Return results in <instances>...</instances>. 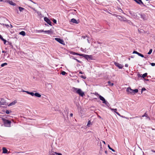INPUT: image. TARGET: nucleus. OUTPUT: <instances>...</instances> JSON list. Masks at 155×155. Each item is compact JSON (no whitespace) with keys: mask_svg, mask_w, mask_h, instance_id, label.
Listing matches in <instances>:
<instances>
[{"mask_svg":"<svg viewBox=\"0 0 155 155\" xmlns=\"http://www.w3.org/2000/svg\"><path fill=\"white\" fill-rule=\"evenodd\" d=\"M2 120L3 121L4 125L5 127H11V121L9 120H7V117L5 118L1 117Z\"/></svg>","mask_w":155,"mask_h":155,"instance_id":"1","label":"nucleus"},{"mask_svg":"<svg viewBox=\"0 0 155 155\" xmlns=\"http://www.w3.org/2000/svg\"><path fill=\"white\" fill-rule=\"evenodd\" d=\"M73 91L74 92L79 94L80 96L83 97L84 96L85 94L84 92L82 91L81 89H78L75 87H73Z\"/></svg>","mask_w":155,"mask_h":155,"instance_id":"2","label":"nucleus"},{"mask_svg":"<svg viewBox=\"0 0 155 155\" xmlns=\"http://www.w3.org/2000/svg\"><path fill=\"white\" fill-rule=\"evenodd\" d=\"M83 56L82 57L88 60H92V57L91 55H88L87 54H83Z\"/></svg>","mask_w":155,"mask_h":155,"instance_id":"3","label":"nucleus"},{"mask_svg":"<svg viewBox=\"0 0 155 155\" xmlns=\"http://www.w3.org/2000/svg\"><path fill=\"white\" fill-rule=\"evenodd\" d=\"M29 94L30 95H31V96H35L36 97H41V95L40 94H39L38 93H34L33 92H29Z\"/></svg>","mask_w":155,"mask_h":155,"instance_id":"4","label":"nucleus"},{"mask_svg":"<svg viewBox=\"0 0 155 155\" xmlns=\"http://www.w3.org/2000/svg\"><path fill=\"white\" fill-rule=\"evenodd\" d=\"M100 99L103 101V103L105 104L108 107H109V103L104 99V97H99Z\"/></svg>","mask_w":155,"mask_h":155,"instance_id":"5","label":"nucleus"},{"mask_svg":"<svg viewBox=\"0 0 155 155\" xmlns=\"http://www.w3.org/2000/svg\"><path fill=\"white\" fill-rule=\"evenodd\" d=\"M54 39L63 45H65L64 42L62 39L58 38H55Z\"/></svg>","mask_w":155,"mask_h":155,"instance_id":"6","label":"nucleus"},{"mask_svg":"<svg viewBox=\"0 0 155 155\" xmlns=\"http://www.w3.org/2000/svg\"><path fill=\"white\" fill-rule=\"evenodd\" d=\"M44 20L48 24H49V25L51 26H52V22L47 17H45L44 18Z\"/></svg>","mask_w":155,"mask_h":155,"instance_id":"7","label":"nucleus"},{"mask_svg":"<svg viewBox=\"0 0 155 155\" xmlns=\"http://www.w3.org/2000/svg\"><path fill=\"white\" fill-rule=\"evenodd\" d=\"M8 104L5 101L3 98H2L0 101V105H7Z\"/></svg>","mask_w":155,"mask_h":155,"instance_id":"8","label":"nucleus"},{"mask_svg":"<svg viewBox=\"0 0 155 155\" xmlns=\"http://www.w3.org/2000/svg\"><path fill=\"white\" fill-rule=\"evenodd\" d=\"M147 18L148 17L145 14L141 13L140 19H142L143 21H145L147 20Z\"/></svg>","mask_w":155,"mask_h":155,"instance_id":"9","label":"nucleus"},{"mask_svg":"<svg viewBox=\"0 0 155 155\" xmlns=\"http://www.w3.org/2000/svg\"><path fill=\"white\" fill-rule=\"evenodd\" d=\"M126 91L127 92L128 94H132V89L130 87H128L126 89Z\"/></svg>","mask_w":155,"mask_h":155,"instance_id":"10","label":"nucleus"},{"mask_svg":"<svg viewBox=\"0 0 155 155\" xmlns=\"http://www.w3.org/2000/svg\"><path fill=\"white\" fill-rule=\"evenodd\" d=\"M118 18L119 20L121 21H126L127 20V19L125 17H122L120 15L118 16Z\"/></svg>","mask_w":155,"mask_h":155,"instance_id":"11","label":"nucleus"},{"mask_svg":"<svg viewBox=\"0 0 155 155\" xmlns=\"http://www.w3.org/2000/svg\"><path fill=\"white\" fill-rule=\"evenodd\" d=\"M133 54H137L138 56H140L142 58L144 57L145 58H146V57H144V55L143 54L137 52L136 51H134L133 52Z\"/></svg>","mask_w":155,"mask_h":155,"instance_id":"12","label":"nucleus"},{"mask_svg":"<svg viewBox=\"0 0 155 155\" xmlns=\"http://www.w3.org/2000/svg\"><path fill=\"white\" fill-rule=\"evenodd\" d=\"M136 2L139 5H142L144 6L147 7V6L143 4L141 0H136Z\"/></svg>","mask_w":155,"mask_h":155,"instance_id":"13","label":"nucleus"},{"mask_svg":"<svg viewBox=\"0 0 155 155\" xmlns=\"http://www.w3.org/2000/svg\"><path fill=\"white\" fill-rule=\"evenodd\" d=\"M141 13H140L138 12L135 13V14L134 15L138 19H140L141 18Z\"/></svg>","mask_w":155,"mask_h":155,"instance_id":"14","label":"nucleus"},{"mask_svg":"<svg viewBox=\"0 0 155 155\" xmlns=\"http://www.w3.org/2000/svg\"><path fill=\"white\" fill-rule=\"evenodd\" d=\"M141 75L140 74H138L137 76L138 78L142 77L143 78H144L147 77V73H145L144 74H143L142 76H141Z\"/></svg>","mask_w":155,"mask_h":155,"instance_id":"15","label":"nucleus"},{"mask_svg":"<svg viewBox=\"0 0 155 155\" xmlns=\"http://www.w3.org/2000/svg\"><path fill=\"white\" fill-rule=\"evenodd\" d=\"M114 64L119 69H122L123 68V66L121 64H119L117 62H114Z\"/></svg>","mask_w":155,"mask_h":155,"instance_id":"16","label":"nucleus"},{"mask_svg":"<svg viewBox=\"0 0 155 155\" xmlns=\"http://www.w3.org/2000/svg\"><path fill=\"white\" fill-rule=\"evenodd\" d=\"M71 54L74 55H77L80 56H83V54H80L78 53H76L72 51L71 52Z\"/></svg>","mask_w":155,"mask_h":155,"instance_id":"17","label":"nucleus"},{"mask_svg":"<svg viewBox=\"0 0 155 155\" xmlns=\"http://www.w3.org/2000/svg\"><path fill=\"white\" fill-rule=\"evenodd\" d=\"M17 101L16 100H15L14 101L11 103L9 104H8V106H11L13 105H14L16 103H17Z\"/></svg>","mask_w":155,"mask_h":155,"instance_id":"18","label":"nucleus"},{"mask_svg":"<svg viewBox=\"0 0 155 155\" xmlns=\"http://www.w3.org/2000/svg\"><path fill=\"white\" fill-rule=\"evenodd\" d=\"M7 2L10 5H12L15 6L16 5V4L13 2L12 1L8 0Z\"/></svg>","mask_w":155,"mask_h":155,"instance_id":"19","label":"nucleus"},{"mask_svg":"<svg viewBox=\"0 0 155 155\" xmlns=\"http://www.w3.org/2000/svg\"><path fill=\"white\" fill-rule=\"evenodd\" d=\"M71 21L73 23L75 24H78V22L77 20L73 18L71 19Z\"/></svg>","mask_w":155,"mask_h":155,"instance_id":"20","label":"nucleus"},{"mask_svg":"<svg viewBox=\"0 0 155 155\" xmlns=\"http://www.w3.org/2000/svg\"><path fill=\"white\" fill-rule=\"evenodd\" d=\"M138 92V89H135L134 90L132 89V95H134L136 93H137Z\"/></svg>","mask_w":155,"mask_h":155,"instance_id":"21","label":"nucleus"},{"mask_svg":"<svg viewBox=\"0 0 155 155\" xmlns=\"http://www.w3.org/2000/svg\"><path fill=\"white\" fill-rule=\"evenodd\" d=\"M2 153H7L8 152V150L6 149L4 147H3V148H2Z\"/></svg>","mask_w":155,"mask_h":155,"instance_id":"22","label":"nucleus"},{"mask_svg":"<svg viewBox=\"0 0 155 155\" xmlns=\"http://www.w3.org/2000/svg\"><path fill=\"white\" fill-rule=\"evenodd\" d=\"M41 32H43L45 33H47L48 34H51V33H52V32L51 31V30H48V31H44V30H42Z\"/></svg>","mask_w":155,"mask_h":155,"instance_id":"23","label":"nucleus"},{"mask_svg":"<svg viewBox=\"0 0 155 155\" xmlns=\"http://www.w3.org/2000/svg\"><path fill=\"white\" fill-rule=\"evenodd\" d=\"M19 34L22 35L23 36H25L26 35L25 32L23 31H21L19 32Z\"/></svg>","mask_w":155,"mask_h":155,"instance_id":"24","label":"nucleus"},{"mask_svg":"<svg viewBox=\"0 0 155 155\" xmlns=\"http://www.w3.org/2000/svg\"><path fill=\"white\" fill-rule=\"evenodd\" d=\"M18 9H19V11L21 12H22L23 10L25 9L24 8L21 7H19Z\"/></svg>","mask_w":155,"mask_h":155,"instance_id":"25","label":"nucleus"},{"mask_svg":"<svg viewBox=\"0 0 155 155\" xmlns=\"http://www.w3.org/2000/svg\"><path fill=\"white\" fill-rule=\"evenodd\" d=\"M108 84L109 86H113L114 85L113 83H111L110 81H109L108 82Z\"/></svg>","mask_w":155,"mask_h":155,"instance_id":"26","label":"nucleus"},{"mask_svg":"<svg viewBox=\"0 0 155 155\" xmlns=\"http://www.w3.org/2000/svg\"><path fill=\"white\" fill-rule=\"evenodd\" d=\"M12 112V111L10 110H6L5 112L7 114H8Z\"/></svg>","mask_w":155,"mask_h":155,"instance_id":"27","label":"nucleus"},{"mask_svg":"<svg viewBox=\"0 0 155 155\" xmlns=\"http://www.w3.org/2000/svg\"><path fill=\"white\" fill-rule=\"evenodd\" d=\"M110 108L111 110L114 111L115 113L117 112V109L116 108L113 109L111 107H110Z\"/></svg>","mask_w":155,"mask_h":155,"instance_id":"28","label":"nucleus"},{"mask_svg":"<svg viewBox=\"0 0 155 155\" xmlns=\"http://www.w3.org/2000/svg\"><path fill=\"white\" fill-rule=\"evenodd\" d=\"M108 147L110 150H111L112 151H113V152L115 151V150L114 149H112V148H111V147H110L109 145H108Z\"/></svg>","mask_w":155,"mask_h":155,"instance_id":"29","label":"nucleus"},{"mask_svg":"<svg viewBox=\"0 0 155 155\" xmlns=\"http://www.w3.org/2000/svg\"><path fill=\"white\" fill-rule=\"evenodd\" d=\"M4 42V44H5V45H7L8 44H6V42H7V41L5 40V39H4V38H3L2 40Z\"/></svg>","mask_w":155,"mask_h":155,"instance_id":"30","label":"nucleus"},{"mask_svg":"<svg viewBox=\"0 0 155 155\" xmlns=\"http://www.w3.org/2000/svg\"><path fill=\"white\" fill-rule=\"evenodd\" d=\"M147 117V118H149V119H150V118L148 117L147 114L146 113H145L144 114V115L142 116V117Z\"/></svg>","mask_w":155,"mask_h":155,"instance_id":"31","label":"nucleus"},{"mask_svg":"<svg viewBox=\"0 0 155 155\" xmlns=\"http://www.w3.org/2000/svg\"><path fill=\"white\" fill-rule=\"evenodd\" d=\"M7 65V63H5L2 64L1 65V67H3L4 66L6 65Z\"/></svg>","mask_w":155,"mask_h":155,"instance_id":"32","label":"nucleus"},{"mask_svg":"<svg viewBox=\"0 0 155 155\" xmlns=\"http://www.w3.org/2000/svg\"><path fill=\"white\" fill-rule=\"evenodd\" d=\"M7 42L10 45V46L11 47V48H13V46L12 45V43L11 42L9 41H7Z\"/></svg>","mask_w":155,"mask_h":155,"instance_id":"33","label":"nucleus"},{"mask_svg":"<svg viewBox=\"0 0 155 155\" xmlns=\"http://www.w3.org/2000/svg\"><path fill=\"white\" fill-rule=\"evenodd\" d=\"M61 74H62V75H65V74H67V73L64 71H62Z\"/></svg>","mask_w":155,"mask_h":155,"instance_id":"34","label":"nucleus"},{"mask_svg":"<svg viewBox=\"0 0 155 155\" xmlns=\"http://www.w3.org/2000/svg\"><path fill=\"white\" fill-rule=\"evenodd\" d=\"M73 59L76 60L78 62L80 63H82V62L81 61H80L79 60H78V59L75 58H73Z\"/></svg>","mask_w":155,"mask_h":155,"instance_id":"35","label":"nucleus"},{"mask_svg":"<svg viewBox=\"0 0 155 155\" xmlns=\"http://www.w3.org/2000/svg\"><path fill=\"white\" fill-rule=\"evenodd\" d=\"M95 95L96 96H98V97H103L101 95H100L99 94H98V93H97L96 92L95 94Z\"/></svg>","mask_w":155,"mask_h":155,"instance_id":"36","label":"nucleus"},{"mask_svg":"<svg viewBox=\"0 0 155 155\" xmlns=\"http://www.w3.org/2000/svg\"><path fill=\"white\" fill-rule=\"evenodd\" d=\"M152 51V49H150L149 50V51L147 53L148 54H150L151 53Z\"/></svg>","mask_w":155,"mask_h":155,"instance_id":"37","label":"nucleus"},{"mask_svg":"<svg viewBox=\"0 0 155 155\" xmlns=\"http://www.w3.org/2000/svg\"><path fill=\"white\" fill-rule=\"evenodd\" d=\"M146 88L144 87H143L142 88L141 90V93H142L144 91H146Z\"/></svg>","mask_w":155,"mask_h":155,"instance_id":"38","label":"nucleus"},{"mask_svg":"<svg viewBox=\"0 0 155 155\" xmlns=\"http://www.w3.org/2000/svg\"><path fill=\"white\" fill-rule=\"evenodd\" d=\"M150 64H151V65L152 66H155V63H150Z\"/></svg>","mask_w":155,"mask_h":155,"instance_id":"39","label":"nucleus"},{"mask_svg":"<svg viewBox=\"0 0 155 155\" xmlns=\"http://www.w3.org/2000/svg\"><path fill=\"white\" fill-rule=\"evenodd\" d=\"M81 78L84 79H85L86 78V77L85 76H84L83 75H81L80 76Z\"/></svg>","mask_w":155,"mask_h":155,"instance_id":"40","label":"nucleus"},{"mask_svg":"<svg viewBox=\"0 0 155 155\" xmlns=\"http://www.w3.org/2000/svg\"><path fill=\"white\" fill-rule=\"evenodd\" d=\"M3 25H5V26H6L7 27V28H8L9 27V25H8V24H3Z\"/></svg>","mask_w":155,"mask_h":155,"instance_id":"41","label":"nucleus"},{"mask_svg":"<svg viewBox=\"0 0 155 155\" xmlns=\"http://www.w3.org/2000/svg\"><path fill=\"white\" fill-rule=\"evenodd\" d=\"M28 7L30 8H31V9H33L34 11H36V10L34 8H33L31 6H28Z\"/></svg>","mask_w":155,"mask_h":155,"instance_id":"42","label":"nucleus"},{"mask_svg":"<svg viewBox=\"0 0 155 155\" xmlns=\"http://www.w3.org/2000/svg\"><path fill=\"white\" fill-rule=\"evenodd\" d=\"M53 22L55 23V24H56V22H57V21L55 19H53V20H52Z\"/></svg>","mask_w":155,"mask_h":155,"instance_id":"43","label":"nucleus"},{"mask_svg":"<svg viewBox=\"0 0 155 155\" xmlns=\"http://www.w3.org/2000/svg\"><path fill=\"white\" fill-rule=\"evenodd\" d=\"M91 124V121L90 120H89L88 121V122H87V126H88V125L90 124Z\"/></svg>","mask_w":155,"mask_h":155,"instance_id":"44","label":"nucleus"},{"mask_svg":"<svg viewBox=\"0 0 155 155\" xmlns=\"http://www.w3.org/2000/svg\"><path fill=\"white\" fill-rule=\"evenodd\" d=\"M55 153L56 155H62V154L61 153H58L55 152Z\"/></svg>","mask_w":155,"mask_h":155,"instance_id":"45","label":"nucleus"},{"mask_svg":"<svg viewBox=\"0 0 155 155\" xmlns=\"http://www.w3.org/2000/svg\"><path fill=\"white\" fill-rule=\"evenodd\" d=\"M88 37L87 36V35L86 36H82V38H83L84 39H85L86 37Z\"/></svg>","mask_w":155,"mask_h":155,"instance_id":"46","label":"nucleus"},{"mask_svg":"<svg viewBox=\"0 0 155 155\" xmlns=\"http://www.w3.org/2000/svg\"><path fill=\"white\" fill-rule=\"evenodd\" d=\"M76 105L78 107V109H81V107H79V106H78V104H77V102L76 103Z\"/></svg>","mask_w":155,"mask_h":155,"instance_id":"47","label":"nucleus"},{"mask_svg":"<svg viewBox=\"0 0 155 155\" xmlns=\"http://www.w3.org/2000/svg\"><path fill=\"white\" fill-rule=\"evenodd\" d=\"M3 38L2 36L0 34V39L2 40Z\"/></svg>","mask_w":155,"mask_h":155,"instance_id":"48","label":"nucleus"},{"mask_svg":"<svg viewBox=\"0 0 155 155\" xmlns=\"http://www.w3.org/2000/svg\"><path fill=\"white\" fill-rule=\"evenodd\" d=\"M116 113L118 115H119V116H120V114L118 112H117Z\"/></svg>","mask_w":155,"mask_h":155,"instance_id":"49","label":"nucleus"},{"mask_svg":"<svg viewBox=\"0 0 155 155\" xmlns=\"http://www.w3.org/2000/svg\"><path fill=\"white\" fill-rule=\"evenodd\" d=\"M42 30H37V31H38V32H41V31Z\"/></svg>","mask_w":155,"mask_h":155,"instance_id":"50","label":"nucleus"},{"mask_svg":"<svg viewBox=\"0 0 155 155\" xmlns=\"http://www.w3.org/2000/svg\"><path fill=\"white\" fill-rule=\"evenodd\" d=\"M79 74H84V72H83L81 71H80V72H79Z\"/></svg>","mask_w":155,"mask_h":155,"instance_id":"51","label":"nucleus"},{"mask_svg":"<svg viewBox=\"0 0 155 155\" xmlns=\"http://www.w3.org/2000/svg\"><path fill=\"white\" fill-rule=\"evenodd\" d=\"M23 91L24 92H25L27 93L28 94H29V93L30 92L29 91Z\"/></svg>","mask_w":155,"mask_h":155,"instance_id":"52","label":"nucleus"},{"mask_svg":"<svg viewBox=\"0 0 155 155\" xmlns=\"http://www.w3.org/2000/svg\"><path fill=\"white\" fill-rule=\"evenodd\" d=\"M114 15L116 16V17H118V16H119L118 15H117L116 14H114Z\"/></svg>","mask_w":155,"mask_h":155,"instance_id":"53","label":"nucleus"},{"mask_svg":"<svg viewBox=\"0 0 155 155\" xmlns=\"http://www.w3.org/2000/svg\"><path fill=\"white\" fill-rule=\"evenodd\" d=\"M73 114L72 113H71L70 114V116L71 117H72L73 116Z\"/></svg>","mask_w":155,"mask_h":155,"instance_id":"54","label":"nucleus"},{"mask_svg":"<svg viewBox=\"0 0 155 155\" xmlns=\"http://www.w3.org/2000/svg\"><path fill=\"white\" fill-rule=\"evenodd\" d=\"M125 66L126 67H128V64H126L125 65Z\"/></svg>","mask_w":155,"mask_h":155,"instance_id":"55","label":"nucleus"},{"mask_svg":"<svg viewBox=\"0 0 155 155\" xmlns=\"http://www.w3.org/2000/svg\"><path fill=\"white\" fill-rule=\"evenodd\" d=\"M119 12H123V11H122V10L121 9H120V10L119 11Z\"/></svg>","mask_w":155,"mask_h":155,"instance_id":"56","label":"nucleus"},{"mask_svg":"<svg viewBox=\"0 0 155 155\" xmlns=\"http://www.w3.org/2000/svg\"><path fill=\"white\" fill-rule=\"evenodd\" d=\"M144 80H146V81H149V80L148 79H145V78H144Z\"/></svg>","mask_w":155,"mask_h":155,"instance_id":"57","label":"nucleus"},{"mask_svg":"<svg viewBox=\"0 0 155 155\" xmlns=\"http://www.w3.org/2000/svg\"><path fill=\"white\" fill-rule=\"evenodd\" d=\"M102 141L103 143H104V144H106V143L104 141L102 140Z\"/></svg>","mask_w":155,"mask_h":155,"instance_id":"58","label":"nucleus"},{"mask_svg":"<svg viewBox=\"0 0 155 155\" xmlns=\"http://www.w3.org/2000/svg\"><path fill=\"white\" fill-rule=\"evenodd\" d=\"M97 43L99 44H101V42H99V41H97Z\"/></svg>","mask_w":155,"mask_h":155,"instance_id":"59","label":"nucleus"},{"mask_svg":"<svg viewBox=\"0 0 155 155\" xmlns=\"http://www.w3.org/2000/svg\"><path fill=\"white\" fill-rule=\"evenodd\" d=\"M151 151L152 152H155V151L154 150H151Z\"/></svg>","mask_w":155,"mask_h":155,"instance_id":"60","label":"nucleus"},{"mask_svg":"<svg viewBox=\"0 0 155 155\" xmlns=\"http://www.w3.org/2000/svg\"><path fill=\"white\" fill-rule=\"evenodd\" d=\"M131 57L132 58H134V56H133V55H132L131 56Z\"/></svg>","mask_w":155,"mask_h":155,"instance_id":"61","label":"nucleus"},{"mask_svg":"<svg viewBox=\"0 0 155 155\" xmlns=\"http://www.w3.org/2000/svg\"><path fill=\"white\" fill-rule=\"evenodd\" d=\"M2 52L3 53H6V51H2Z\"/></svg>","mask_w":155,"mask_h":155,"instance_id":"62","label":"nucleus"},{"mask_svg":"<svg viewBox=\"0 0 155 155\" xmlns=\"http://www.w3.org/2000/svg\"><path fill=\"white\" fill-rule=\"evenodd\" d=\"M87 41L88 42V43H90V42L89 41V39H87Z\"/></svg>","mask_w":155,"mask_h":155,"instance_id":"63","label":"nucleus"},{"mask_svg":"<svg viewBox=\"0 0 155 155\" xmlns=\"http://www.w3.org/2000/svg\"><path fill=\"white\" fill-rule=\"evenodd\" d=\"M105 153H106V154H107V151H105Z\"/></svg>","mask_w":155,"mask_h":155,"instance_id":"64","label":"nucleus"}]
</instances>
